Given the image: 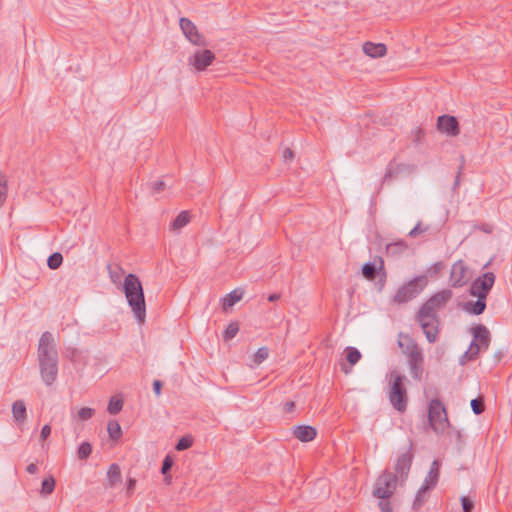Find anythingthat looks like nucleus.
I'll return each mask as SVG.
<instances>
[{"instance_id": "obj_31", "label": "nucleus", "mask_w": 512, "mask_h": 512, "mask_svg": "<svg viewBox=\"0 0 512 512\" xmlns=\"http://www.w3.org/2000/svg\"><path fill=\"white\" fill-rule=\"evenodd\" d=\"M63 262V256L61 253L56 252L49 256L47 260V265L50 269H58Z\"/></svg>"}, {"instance_id": "obj_33", "label": "nucleus", "mask_w": 512, "mask_h": 512, "mask_svg": "<svg viewBox=\"0 0 512 512\" xmlns=\"http://www.w3.org/2000/svg\"><path fill=\"white\" fill-rule=\"evenodd\" d=\"M269 356V350L267 347H261L259 348L256 353L253 356V362L256 365H260L262 362H264Z\"/></svg>"}, {"instance_id": "obj_51", "label": "nucleus", "mask_w": 512, "mask_h": 512, "mask_svg": "<svg viewBox=\"0 0 512 512\" xmlns=\"http://www.w3.org/2000/svg\"><path fill=\"white\" fill-rule=\"evenodd\" d=\"M164 187V183L162 181H156L154 184H153V189L156 191V192H159L163 189Z\"/></svg>"}, {"instance_id": "obj_39", "label": "nucleus", "mask_w": 512, "mask_h": 512, "mask_svg": "<svg viewBox=\"0 0 512 512\" xmlns=\"http://www.w3.org/2000/svg\"><path fill=\"white\" fill-rule=\"evenodd\" d=\"M438 481V476L433 474V471H429L428 475L425 478L423 485H428V490L432 489Z\"/></svg>"}, {"instance_id": "obj_2", "label": "nucleus", "mask_w": 512, "mask_h": 512, "mask_svg": "<svg viewBox=\"0 0 512 512\" xmlns=\"http://www.w3.org/2000/svg\"><path fill=\"white\" fill-rule=\"evenodd\" d=\"M37 360L42 381L51 386L58 375V351L52 333L44 332L37 349Z\"/></svg>"}, {"instance_id": "obj_45", "label": "nucleus", "mask_w": 512, "mask_h": 512, "mask_svg": "<svg viewBox=\"0 0 512 512\" xmlns=\"http://www.w3.org/2000/svg\"><path fill=\"white\" fill-rule=\"evenodd\" d=\"M51 434V427L49 425H44L41 429L40 439L41 441H45Z\"/></svg>"}, {"instance_id": "obj_48", "label": "nucleus", "mask_w": 512, "mask_h": 512, "mask_svg": "<svg viewBox=\"0 0 512 512\" xmlns=\"http://www.w3.org/2000/svg\"><path fill=\"white\" fill-rule=\"evenodd\" d=\"M161 388H162V383L161 381L159 380H155L153 382V390H154V393L157 395V396H160L161 395Z\"/></svg>"}, {"instance_id": "obj_27", "label": "nucleus", "mask_w": 512, "mask_h": 512, "mask_svg": "<svg viewBox=\"0 0 512 512\" xmlns=\"http://www.w3.org/2000/svg\"><path fill=\"white\" fill-rule=\"evenodd\" d=\"M55 479L53 476H49L47 478H45L43 481H42V485H41V495L42 496H47V495H50L54 489H55Z\"/></svg>"}, {"instance_id": "obj_37", "label": "nucleus", "mask_w": 512, "mask_h": 512, "mask_svg": "<svg viewBox=\"0 0 512 512\" xmlns=\"http://www.w3.org/2000/svg\"><path fill=\"white\" fill-rule=\"evenodd\" d=\"M362 273L368 280H373L376 274V267L373 263H366L362 267Z\"/></svg>"}, {"instance_id": "obj_38", "label": "nucleus", "mask_w": 512, "mask_h": 512, "mask_svg": "<svg viewBox=\"0 0 512 512\" xmlns=\"http://www.w3.org/2000/svg\"><path fill=\"white\" fill-rule=\"evenodd\" d=\"M239 330L237 323H230L224 333L225 339H231L236 336L237 332Z\"/></svg>"}, {"instance_id": "obj_29", "label": "nucleus", "mask_w": 512, "mask_h": 512, "mask_svg": "<svg viewBox=\"0 0 512 512\" xmlns=\"http://www.w3.org/2000/svg\"><path fill=\"white\" fill-rule=\"evenodd\" d=\"M408 363H409L411 375L413 376V378L420 379L421 375H422L423 359L422 360L417 359V360L413 361V358H411L408 360Z\"/></svg>"}, {"instance_id": "obj_18", "label": "nucleus", "mask_w": 512, "mask_h": 512, "mask_svg": "<svg viewBox=\"0 0 512 512\" xmlns=\"http://www.w3.org/2000/svg\"><path fill=\"white\" fill-rule=\"evenodd\" d=\"M363 52L371 58H380L386 54L387 48L383 43L366 42L363 45Z\"/></svg>"}, {"instance_id": "obj_8", "label": "nucleus", "mask_w": 512, "mask_h": 512, "mask_svg": "<svg viewBox=\"0 0 512 512\" xmlns=\"http://www.w3.org/2000/svg\"><path fill=\"white\" fill-rule=\"evenodd\" d=\"M429 422L436 433H442L448 426L446 409L439 400H432L429 405Z\"/></svg>"}, {"instance_id": "obj_1", "label": "nucleus", "mask_w": 512, "mask_h": 512, "mask_svg": "<svg viewBox=\"0 0 512 512\" xmlns=\"http://www.w3.org/2000/svg\"><path fill=\"white\" fill-rule=\"evenodd\" d=\"M451 298L450 290H442L428 299L418 312L417 320L430 343L436 342L438 337L439 321L436 312L444 307Z\"/></svg>"}, {"instance_id": "obj_42", "label": "nucleus", "mask_w": 512, "mask_h": 512, "mask_svg": "<svg viewBox=\"0 0 512 512\" xmlns=\"http://www.w3.org/2000/svg\"><path fill=\"white\" fill-rule=\"evenodd\" d=\"M192 445V439L191 438H188V437H182L177 445H176V449L178 451H183V450H186L188 448H190Z\"/></svg>"}, {"instance_id": "obj_21", "label": "nucleus", "mask_w": 512, "mask_h": 512, "mask_svg": "<svg viewBox=\"0 0 512 512\" xmlns=\"http://www.w3.org/2000/svg\"><path fill=\"white\" fill-rule=\"evenodd\" d=\"M486 308V298L477 297L475 302H468L465 306V309L475 315H479L483 313Z\"/></svg>"}, {"instance_id": "obj_35", "label": "nucleus", "mask_w": 512, "mask_h": 512, "mask_svg": "<svg viewBox=\"0 0 512 512\" xmlns=\"http://www.w3.org/2000/svg\"><path fill=\"white\" fill-rule=\"evenodd\" d=\"M109 274L112 283L119 285L124 275V271L121 267L116 266L115 269H110Z\"/></svg>"}, {"instance_id": "obj_11", "label": "nucleus", "mask_w": 512, "mask_h": 512, "mask_svg": "<svg viewBox=\"0 0 512 512\" xmlns=\"http://www.w3.org/2000/svg\"><path fill=\"white\" fill-rule=\"evenodd\" d=\"M495 283V275L492 272H486L476 278L470 286V294L475 297L487 298L490 290Z\"/></svg>"}, {"instance_id": "obj_28", "label": "nucleus", "mask_w": 512, "mask_h": 512, "mask_svg": "<svg viewBox=\"0 0 512 512\" xmlns=\"http://www.w3.org/2000/svg\"><path fill=\"white\" fill-rule=\"evenodd\" d=\"M408 248V245L403 241H398L395 243H391L387 245V253L390 255H398L404 251H406Z\"/></svg>"}, {"instance_id": "obj_5", "label": "nucleus", "mask_w": 512, "mask_h": 512, "mask_svg": "<svg viewBox=\"0 0 512 512\" xmlns=\"http://www.w3.org/2000/svg\"><path fill=\"white\" fill-rule=\"evenodd\" d=\"M404 376L400 375L398 372L393 371L390 376V392H389V400L392 406L403 412L407 406V394L406 389L403 385Z\"/></svg>"}, {"instance_id": "obj_52", "label": "nucleus", "mask_w": 512, "mask_h": 512, "mask_svg": "<svg viewBox=\"0 0 512 512\" xmlns=\"http://www.w3.org/2000/svg\"><path fill=\"white\" fill-rule=\"evenodd\" d=\"M38 471L37 466L34 463H31L27 466V472L30 474H35Z\"/></svg>"}, {"instance_id": "obj_49", "label": "nucleus", "mask_w": 512, "mask_h": 512, "mask_svg": "<svg viewBox=\"0 0 512 512\" xmlns=\"http://www.w3.org/2000/svg\"><path fill=\"white\" fill-rule=\"evenodd\" d=\"M477 228L480 229L481 231L487 233V234H490L493 231V226L490 225V224H487V223L482 224L480 226H477Z\"/></svg>"}, {"instance_id": "obj_43", "label": "nucleus", "mask_w": 512, "mask_h": 512, "mask_svg": "<svg viewBox=\"0 0 512 512\" xmlns=\"http://www.w3.org/2000/svg\"><path fill=\"white\" fill-rule=\"evenodd\" d=\"M471 408L475 414H477V415L481 414L484 410V405H483L482 400L473 399L471 401Z\"/></svg>"}, {"instance_id": "obj_30", "label": "nucleus", "mask_w": 512, "mask_h": 512, "mask_svg": "<svg viewBox=\"0 0 512 512\" xmlns=\"http://www.w3.org/2000/svg\"><path fill=\"white\" fill-rule=\"evenodd\" d=\"M123 408V401L119 398L112 397L108 403L107 411L112 414H118Z\"/></svg>"}, {"instance_id": "obj_32", "label": "nucleus", "mask_w": 512, "mask_h": 512, "mask_svg": "<svg viewBox=\"0 0 512 512\" xmlns=\"http://www.w3.org/2000/svg\"><path fill=\"white\" fill-rule=\"evenodd\" d=\"M107 430L111 439L116 440L121 436V427L117 421H110Z\"/></svg>"}, {"instance_id": "obj_56", "label": "nucleus", "mask_w": 512, "mask_h": 512, "mask_svg": "<svg viewBox=\"0 0 512 512\" xmlns=\"http://www.w3.org/2000/svg\"><path fill=\"white\" fill-rule=\"evenodd\" d=\"M134 485H135V480L134 479H130L129 480V485H128V492H131L133 490Z\"/></svg>"}, {"instance_id": "obj_6", "label": "nucleus", "mask_w": 512, "mask_h": 512, "mask_svg": "<svg viewBox=\"0 0 512 512\" xmlns=\"http://www.w3.org/2000/svg\"><path fill=\"white\" fill-rule=\"evenodd\" d=\"M412 442L408 440L403 447L400 449L396 460H395V474L399 480L404 481L409 474L412 461H413V452H412Z\"/></svg>"}, {"instance_id": "obj_50", "label": "nucleus", "mask_w": 512, "mask_h": 512, "mask_svg": "<svg viewBox=\"0 0 512 512\" xmlns=\"http://www.w3.org/2000/svg\"><path fill=\"white\" fill-rule=\"evenodd\" d=\"M430 471H433V474H436L438 476L439 474V463L438 461H433L432 465H431V468H430Z\"/></svg>"}, {"instance_id": "obj_44", "label": "nucleus", "mask_w": 512, "mask_h": 512, "mask_svg": "<svg viewBox=\"0 0 512 512\" xmlns=\"http://www.w3.org/2000/svg\"><path fill=\"white\" fill-rule=\"evenodd\" d=\"M378 506L382 512H393L392 506L387 499H380Z\"/></svg>"}, {"instance_id": "obj_9", "label": "nucleus", "mask_w": 512, "mask_h": 512, "mask_svg": "<svg viewBox=\"0 0 512 512\" xmlns=\"http://www.w3.org/2000/svg\"><path fill=\"white\" fill-rule=\"evenodd\" d=\"M473 336L474 341L471 342L469 349L465 353L470 360L477 357L481 348L487 349L490 342V333L483 325L473 328Z\"/></svg>"}, {"instance_id": "obj_25", "label": "nucleus", "mask_w": 512, "mask_h": 512, "mask_svg": "<svg viewBox=\"0 0 512 512\" xmlns=\"http://www.w3.org/2000/svg\"><path fill=\"white\" fill-rule=\"evenodd\" d=\"M428 485H422L419 490L417 491L416 497L413 502V509L419 510L420 507L423 505V503L426 501L425 494L427 493Z\"/></svg>"}, {"instance_id": "obj_4", "label": "nucleus", "mask_w": 512, "mask_h": 512, "mask_svg": "<svg viewBox=\"0 0 512 512\" xmlns=\"http://www.w3.org/2000/svg\"><path fill=\"white\" fill-rule=\"evenodd\" d=\"M428 277L426 275L417 276L414 279L404 283L395 293L393 302L403 304L417 297L427 286Z\"/></svg>"}, {"instance_id": "obj_13", "label": "nucleus", "mask_w": 512, "mask_h": 512, "mask_svg": "<svg viewBox=\"0 0 512 512\" xmlns=\"http://www.w3.org/2000/svg\"><path fill=\"white\" fill-rule=\"evenodd\" d=\"M398 345L403 353L407 355L408 360L411 358H413V361L417 359L422 360V351L409 335L400 333L398 336Z\"/></svg>"}, {"instance_id": "obj_19", "label": "nucleus", "mask_w": 512, "mask_h": 512, "mask_svg": "<svg viewBox=\"0 0 512 512\" xmlns=\"http://www.w3.org/2000/svg\"><path fill=\"white\" fill-rule=\"evenodd\" d=\"M12 416L18 424H22L26 420L27 410L23 400H17L12 404Z\"/></svg>"}, {"instance_id": "obj_26", "label": "nucleus", "mask_w": 512, "mask_h": 512, "mask_svg": "<svg viewBox=\"0 0 512 512\" xmlns=\"http://www.w3.org/2000/svg\"><path fill=\"white\" fill-rule=\"evenodd\" d=\"M8 195V180L6 175L0 171V208L4 205Z\"/></svg>"}, {"instance_id": "obj_54", "label": "nucleus", "mask_w": 512, "mask_h": 512, "mask_svg": "<svg viewBox=\"0 0 512 512\" xmlns=\"http://www.w3.org/2000/svg\"><path fill=\"white\" fill-rule=\"evenodd\" d=\"M285 410L287 412H290L292 411V409L294 408V403L293 402H287L284 406Z\"/></svg>"}, {"instance_id": "obj_47", "label": "nucleus", "mask_w": 512, "mask_h": 512, "mask_svg": "<svg viewBox=\"0 0 512 512\" xmlns=\"http://www.w3.org/2000/svg\"><path fill=\"white\" fill-rule=\"evenodd\" d=\"M282 157L285 162L291 161L294 157L293 151L289 148H285L282 152Z\"/></svg>"}, {"instance_id": "obj_41", "label": "nucleus", "mask_w": 512, "mask_h": 512, "mask_svg": "<svg viewBox=\"0 0 512 512\" xmlns=\"http://www.w3.org/2000/svg\"><path fill=\"white\" fill-rule=\"evenodd\" d=\"M427 230L428 226H423L421 222H418L417 225L409 232V236L414 238L425 233Z\"/></svg>"}, {"instance_id": "obj_17", "label": "nucleus", "mask_w": 512, "mask_h": 512, "mask_svg": "<svg viewBox=\"0 0 512 512\" xmlns=\"http://www.w3.org/2000/svg\"><path fill=\"white\" fill-rule=\"evenodd\" d=\"M316 434V429L312 426L302 425L293 428V435L301 442L312 441Z\"/></svg>"}, {"instance_id": "obj_53", "label": "nucleus", "mask_w": 512, "mask_h": 512, "mask_svg": "<svg viewBox=\"0 0 512 512\" xmlns=\"http://www.w3.org/2000/svg\"><path fill=\"white\" fill-rule=\"evenodd\" d=\"M341 370L345 373V374H349L351 372V367H348L345 363H341Z\"/></svg>"}, {"instance_id": "obj_55", "label": "nucleus", "mask_w": 512, "mask_h": 512, "mask_svg": "<svg viewBox=\"0 0 512 512\" xmlns=\"http://www.w3.org/2000/svg\"><path fill=\"white\" fill-rule=\"evenodd\" d=\"M280 298V295L279 294H271L269 297H268V300L273 302V301H276Z\"/></svg>"}, {"instance_id": "obj_34", "label": "nucleus", "mask_w": 512, "mask_h": 512, "mask_svg": "<svg viewBox=\"0 0 512 512\" xmlns=\"http://www.w3.org/2000/svg\"><path fill=\"white\" fill-rule=\"evenodd\" d=\"M91 452V444L88 442H83L78 448L77 456L79 459L84 460L90 456Z\"/></svg>"}, {"instance_id": "obj_40", "label": "nucleus", "mask_w": 512, "mask_h": 512, "mask_svg": "<svg viewBox=\"0 0 512 512\" xmlns=\"http://www.w3.org/2000/svg\"><path fill=\"white\" fill-rule=\"evenodd\" d=\"M460 501H461L462 509L464 512H472L473 511L474 503L470 498H468L467 496H462L460 498Z\"/></svg>"}, {"instance_id": "obj_22", "label": "nucleus", "mask_w": 512, "mask_h": 512, "mask_svg": "<svg viewBox=\"0 0 512 512\" xmlns=\"http://www.w3.org/2000/svg\"><path fill=\"white\" fill-rule=\"evenodd\" d=\"M190 222V215L187 211H182L178 214L175 220L171 224V229L175 231H179L181 228L185 227Z\"/></svg>"}, {"instance_id": "obj_3", "label": "nucleus", "mask_w": 512, "mask_h": 512, "mask_svg": "<svg viewBox=\"0 0 512 512\" xmlns=\"http://www.w3.org/2000/svg\"><path fill=\"white\" fill-rule=\"evenodd\" d=\"M123 292L127 302L139 323H144L146 304L140 279L135 274H128L123 282Z\"/></svg>"}, {"instance_id": "obj_23", "label": "nucleus", "mask_w": 512, "mask_h": 512, "mask_svg": "<svg viewBox=\"0 0 512 512\" xmlns=\"http://www.w3.org/2000/svg\"><path fill=\"white\" fill-rule=\"evenodd\" d=\"M344 354L346 357V361L350 364V366H353L356 363H358L362 357L360 351L355 347L351 346L345 348Z\"/></svg>"}, {"instance_id": "obj_24", "label": "nucleus", "mask_w": 512, "mask_h": 512, "mask_svg": "<svg viewBox=\"0 0 512 512\" xmlns=\"http://www.w3.org/2000/svg\"><path fill=\"white\" fill-rule=\"evenodd\" d=\"M107 477L111 486H115L121 481V472L117 464H112L107 472Z\"/></svg>"}, {"instance_id": "obj_36", "label": "nucleus", "mask_w": 512, "mask_h": 512, "mask_svg": "<svg viewBox=\"0 0 512 512\" xmlns=\"http://www.w3.org/2000/svg\"><path fill=\"white\" fill-rule=\"evenodd\" d=\"M95 411L89 407H82L77 412V418L80 421H86L93 417Z\"/></svg>"}, {"instance_id": "obj_14", "label": "nucleus", "mask_w": 512, "mask_h": 512, "mask_svg": "<svg viewBox=\"0 0 512 512\" xmlns=\"http://www.w3.org/2000/svg\"><path fill=\"white\" fill-rule=\"evenodd\" d=\"M416 167L412 164L401 163L397 161H391L385 171L384 181L392 180L399 175L412 174Z\"/></svg>"}, {"instance_id": "obj_12", "label": "nucleus", "mask_w": 512, "mask_h": 512, "mask_svg": "<svg viewBox=\"0 0 512 512\" xmlns=\"http://www.w3.org/2000/svg\"><path fill=\"white\" fill-rule=\"evenodd\" d=\"M179 25L184 36L191 44L199 47L207 45L205 37L198 31V28L190 19L180 18Z\"/></svg>"}, {"instance_id": "obj_7", "label": "nucleus", "mask_w": 512, "mask_h": 512, "mask_svg": "<svg viewBox=\"0 0 512 512\" xmlns=\"http://www.w3.org/2000/svg\"><path fill=\"white\" fill-rule=\"evenodd\" d=\"M398 477L391 472H383L375 482L373 495L379 499L390 498L397 488Z\"/></svg>"}, {"instance_id": "obj_16", "label": "nucleus", "mask_w": 512, "mask_h": 512, "mask_svg": "<svg viewBox=\"0 0 512 512\" xmlns=\"http://www.w3.org/2000/svg\"><path fill=\"white\" fill-rule=\"evenodd\" d=\"M469 280L468 271L462 261L453 264L451 269V281L454 286H463Z\"/></svg>"}, {"instance_id": "obj_46", "label": "nucleus", "mask_w": 512, "mask_h": 512, "mask_svg": "<svg viewBox=\"0 0 512 512\" xmlns=\"http://www.w3.org/2000/svg\"><path fill=\"white\" fill-rule=\"evenodd\" d=\"M172 464H173L172 459L169 456L165 457V459L163 461L162 469H161L162 473L166 474L167 471L171 468Z\"/></svg>"}, {"instance_id": "obj_20", "label": "nucleus", "mask_w": 512, "mask_h": 512, "mask_svg": "<svg viewBox=\"0 0 512 512\" xmlns=\"http://www.w3.org/2000/svg\"><path fill=\"white\" fill-rule=\"evenodd\" d=\"M243 297V291L239 289H235L232 292L228 293L222 300V306L224 310L231 308L237 302H239Z\"/></svg>"}, {"instance_id": "obj_15", "label": "nucleus", "mask_w": 512, "mask_h": 512, "mask_svg": "<svg viewBox=\"0 0 512 512\" xmlns=\"http://www.w3.org/2000/svg\"><path fill=\"white\" fill-rule=\"evenodd\" d=\"M437 126L441 132L446 133L449 136H456L459 134L458 121L454 116H439Z\"/></svg>"}, {"instance_id": "obj_57", "label": "nucleus", "mask_w": 512, "mask_h": 512, "mask_svg": "<svg viewBox=\"0 0 512 512\" xmlns=\"http://www.w3.org/2000/svg\"><path fill=\"white\" fill-rule=\"evenodd\" d=\"M75 354H76V351L73 350L71 355H67V357H69L72 361H74Z\"/></svg>"}, {"instance_id": "obj_10", "label": "nucleus", "mask_w": 512, "mask_h": 512, "mask_svg": "<svg viewBox=\"0 0 512 512\" xmlns=\"http://www.w3.org/2000/svg\"><path fill=\"white\" fill-rule=\"evenodd\" d=\"M215 60V55L211 50L198 49L194 51L187 59L188 65L196 72L206 70Z\"/></svg>"}]
</instances>
